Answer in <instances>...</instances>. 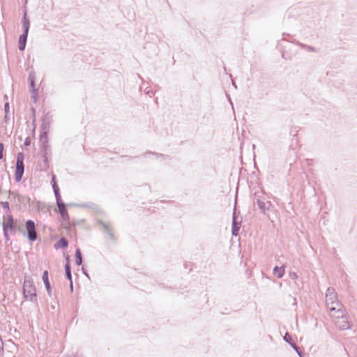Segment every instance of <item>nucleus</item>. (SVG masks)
I'll list each match as a JSON object with an SVG mask.
<instances>
[{"label":"nucleus","mask_w":357,"mask_h":357,"mask_svg":"<svg viewBox=\"0 0 357 357\" xmlns=\"http://www.w3.org/2000/svg\"><path fill=\"white\" fill-rule=\"evenodd\" d=\"M4 232L6 233L8 230L13 229V220L10 216H8L3 223Z\"/></svg>","instance_id":"6"},{"label":"nucleus","mask_w":357,"mask_h":357,"mask_svg":"<svg viewBox=\"0 0 357 357\" xmlns=\"http://www.w3.org/2000/svg\"><path fill=\"white\" fill-rule=\"evenodd\" d=\"M59 212L62 218V225L66 227L69 224V215L66 209L65 204L61 201V198H58L56 203Z\"/></svg>","instance_id":"1"},{"label":"nucleus","mask_w":357,"mask_h":357,"mask_svg":"<svg viewBox=\"0 0 357 357\" xmlns=\"http://www.w3.org/2000/svg\"><path fill=\"white\" fill-rule=\"evenodd\" d=\"M26 229L28 233V238L31 241H34L37 238L35 223L32 220L26 222Z\"/></svg>","instance_id":"5"},{"label":"nucleus","mask_w":357,"mask_h":357,"mask_svg":"<svg viewBox=\"0 0 357 357\" xmlns=\"http://www.w3.org/2000/svg\"><path fill=\"white\" fill-rule=\"evenodd\" d=\"M337 312L340 314L341 318L335 321L337 326L342 330L349 328L350 324L348 320V317L344 315V312L338 310Z\"/></svg>","instance_id":"4"},{"label":"nucleus","mask_w":357,"mask_h":357,"mask_svg":"<svg viewBox=\"0 0 357 357\" xmlns=\"http://www.w3.org/2000/svg\"><path fill=\"white\" fill-rule=\"evenodd\" d=\"M273 273L278 278H280L283 276L284 273V267H275L273 270Z\"/></svg>","instance_id":"8"},{"label":"nucleus","mask_w":357,"mask_h":357,"mask_svg":"<svg viewBox=\"0 0 357 357\" xmlns=\"http://www.w3.org/2000/svg\"><path fill=\"white\" fill-rule=\"evenodd\" d=\"M3 149H4L3 144L2 143H0V160L2 159L3 157Z\"/></svg>","instance_id":"12"},{"label":"nucleus","mask_w":357,"mask_h":357,"mask_svg":"<svg viewBox=\"0 0 357 357\" xmlns=\"http://www.w3.org/2000/svg\"><path fill=\"white\" fill-rule=\"evenodd\" d=\"M76 263L78 265H80L82 264V257H81V253L79 251H77V252H76Z\"/></svg>","instance_id":"11"},{"label":"nucleus","mask_w":357,"mask_h":357,"mask_svg":"<svg viewBox=\"0 0 357 357\" xmlns=\"http://www.w3.org/2000/svg\"><path fill=\"white\" fill-rule=\"evenodd\" d=\"M43 282H44V283L45 284L47 291L50 294V293H51V288H50V283L49 279H48V272H47V271H45L43 272Z\"/></svg>","instance_id":"7"},{"label":"nucleus","mask_w":357,"mask_h":357,"mask_svg":"<svg viewBox=\"0 0 357 357\" xmlns=\"http://www.w3.org/2000/svg\"><path fill=\"white\" fill-rule=\"evenodd\" d=\"M24 155L22 153H19L17 156L16 169H15V179L20 181L24 173Z\"/></svg>","instance_id":"2"},{"label":"nucleus","mask_w":357,"mask_h":357,"mask_svg":"<svg viewBox=\"0 0 357 357\" xmlns=\"http://www.w3.org/2000/svg\"><path fill=\"white\" fill-rule=\"evenodd\" d=\"M8 108H9L8 103H6V104L5 105V109H6V110H7Z\"/></svg>","instance_id":"15"},{"label":"nucleus","mask_w":357,"mask_h":357,"mask_svg":"<svg viewBox=\"0 0 357 357\" xmlns=\"http://www.w3.org/2000/svg\"><path fill=\"white\" fill-rule=\"evenodd\" d=\"M23 28L24 33L21 35L19 38V49L22 51L24 50L26 47V38L29 29V23L28 21L24 20Z\"/></svg>","instance_id":"3"},{"label":"nucleus","mask_w":357,"mask_h":357,"mask_svg":"<svg viewBox=\"0 0 357 357\" xmlns=\"http://www.w3.org/2000/svg\"><path fill=\"white\" fill-rule=\"evenodd\" d=\"M330 310L332 312L333 311L335 310V307H330Z\"/></svg>","instance_id":"16"},{"label":"nucleus","mask_w":357,"mask_h":357,"mask_svg":"<svg viewBox=\"0 0 357 357\" xmlns=\"http://www.w3.org/2000/svg\"><path fill=\"white\" fill-rule=\"evenodd\" d=\"M53 181H54V184H53V189H54V193H55V195H56V202H58V198H61L60 197V195H59V187L57 186L55 181H54V177H53Z\"/></svg>","instance_id":"9"},{"label":"nucleus","mask_w":357,"mask_h":357,"mask_svg":"<svg viewBox=\"0 0 357 357\" xmlns=\"http://www.w3.org/2000/svg\"><path fill=\"white\" fill-rule=\"evenodd\" d=\"M30 81H31V87H34V82L33 80L30 77Z\"/></svg>","instance_id":"14"},{"label":"nucleus","mask_w":357,"mask_h":357,"mask_svg":"<svg viewBox=\"0 0 357 357\" xmlns=\"http://www.w3.org/2000/svg\"><path fill=\"white\" fill-rule=\"evenodd\" d=\"M60 243L61 244V245L63 247V248H66L68 246V242L65 239V238H61L60 240Z\"/></svg>","instance_id":"13"},{"label":"nucleus","mask_w":357,"mask_h":357,"mask_svg":"<svg viewBox=\"0 0 357 357\" xmlns=\"http://www.w3.org/2000/svg\"><path fill=\"white\" fill-rule=\"evenodd\" d=\"M65 269H66V275H67V278L70 280V282H72V278H71V273H70V266L69 265L67 264L65 266Z\"/></svg>","instance_id":"10"}]
</instances>
